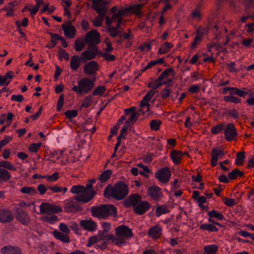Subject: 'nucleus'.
Returning a JSON list of instances; mask_svg holds the SVG:
<instances>
[{"instance_id": "nucleus-35", "label": "nucleus", "mask_w": 254, "mask_h": 254, "mask_svg": "<svg viewBox=\"0 0 254 254\" xmlns=\"http://www.w3.org/2000/svg\"><path fill=\"white\" fill-rule=\"evenodd\" d=\"M197 34L194 38L193 42L192 43L190 47L192 49H194L197 47V45L200 44L202 40V34H199V30L198 29L196 31Z\"/></svg>"}, {"instance_id": "nucleus-25", "label": "nucleus", "mask_w": 254, "mask_h": 254, "mask_svg": "<svg viewBox=\"0 0 254 254\" xmlns=\"http://www.w3.org/2000/svg\"><path fill=\"white\" fill-rule=\"evenodd\" d=\"M54 237L58 240L64 243H69L70 241L69 237L58 231H54L53 232Z\"/></svg>"}, {"instance_id": "nucleus-19", "label": "nucleus", "mask_w": 254, "mask_h": 254, "mask_svg": "<svg viewBox=\"0 0 254 254\" xmlns=\"http://www.w3.org/2000/svg\"><path fill=\"white\" fill-rule=\"evenodd\" d=\"M13 213L11 211L5 209L0 210V222L7 223L12 221L13 219Z\"/></svg>"}, {"instance_id": "nucleus-61", "label": "nucleus", "mask_w": 254, "mask_h": 254, "mask_svg": "<svg viewBox=\"0 0 254 254\" xmlns=\"http://www.w3.org/2000/svg\"><path fill=\"white\" fill-rule=\"evenodd\" d=\"M170 86L169 85H168L167 87H166L161 92V96L162 99H165L168 97L170 96L171 93L170 89L169 88Z\"/></svg>"}, {"instance_id": "nucleus-54", "label": "nucleus", "mask_w": 254, "mask_h": 254, "mask_svg": "<svg viewBox=\"0 0 254 254\" xmlns=\"http://www.w3.org/2000/svg\"><path fill=\"white\" fill-rule=\"evenodd\" d=\"M41 145V142L32 143L29 145L28 150L31 152H37L39 150Z\"/></svg>"}, {"instance_id": "nucleus-4", "label": "nucleus", "mask_w": 254, "mask_h": 254, "mask_svg": "<svg viewBox=\"0 0 254 254\" xmlns=\"http://www.w3.org/2000/svg\"><path fill=\"white\" fill-rule=\"evenodd\" d=\"M85 42L89 47L97 46L100 43V35L96 30L88 32L85 37Z\"/></svg>"}, {"instance_id": "nucleus-21", "label": "nucleus", "mask_w": 254, "mask_h": 254, "mask_svg": "<svg viewBox=\"0 0 254 254\" xmlns=\"http://www.w3.org/2000/svg\"><path fill=\"white\" fill-rule=\"evenodd\" d=\"M148 235L154 239L159 238L162 235V228L158 225L152 227L149 229Z\"/></svg>"}, {"instance_id": "nucleus-55", "label": "nucleus", "mask_w": 254, "mask_h": 254, "mask_svg": "<svg viewBox=\"0 0 254 254\" xmlns=\"http://www.w3.org/2000/svg\"><path fill=\"white\" fill-rule=\"evenodd\" d=\"M125 242L126 239L125 238L123 237L116 238L115 236H114V238L112 242V243H114L116 245L119 247L122 246Z\"/></svg>"}, {"instance_id": "nucleus-28", "label": "nucleus", "mask_w": 254, "mask_h": 254, "mask_svg": "<svg viewBox=\"0 0 254 254\" xmlns=\"http://www.w3.org/2000/svg\"><path fill=\"white\" fill-rule=\"evenodd\" d=\"M244 175L243 172L239 170L238 168H236L232 172L229 173L228 175V178L231 180L236 179L238 177H243Z\"/></svg>"}, {"instance_id": "nucleus-63", "label": "nucleus", "mask_w": 254, "mask_h": 254, "mask_svg": "<svg viewBox=\"0 0 254 254\" xmlns=\"http://www.w3.org/2000/svg\"><path fill=\"white\" fill-rule=\"evenodd\" d=\"M223 201L224 204L229 207L232 206L236 203L235 199L226 197L223 198Z\"/></svg>"}, {"instance_id": "nucleus-51", "label": "nucleus", "mask_w": 254, "mask_h": 254, "mask_svg": "<svg viewBox=\"0 0 254 254\" xmlns=\"http://www.w3.org/2000/svg\"><path fill=\"white\" fill-rule=\"evenodd\" d=\"M224 100L225 102L234 103H240L241 100L240 98L233 96H226L224 97Z\"/></svg>"}, {"instance_id": "nucleus-58", "label": "nucleus", "mask_w": 254, "mask_h": 254, "mask_svg": "<svg viewBox=\"0 0 254 254\" xmlns=\"http://www.w3.org/2000/svg\"><path fill=\"white\" fill-rule=\"evenodd\" d=\"M65 116L68 119H71L78 115V112L76 110H67L64 113Z\"/></svg>"}, {"instance_id": "nucleus-62", "label": "nucleus", "mask_w": 254, "mask_h": 254, "mask_svg": "<svg viewBox=\"0 0 254 254\" xmlns=\"http://www.w3.org/2000/svg\"><path fill=\"white\" fill-rule=\"evenodd\" d=\"M99 240L100 239L99 238H98L97 236H94L90 237L88 239L87 246V247H90L93 244L98 243L99 241Z\"/></svg>"}, {"instance_id": "nucleus-49", "label": "nucleus", "mask_w": 254, "mask_h": 254, "mask_svg": "<svg viewBox=\"0 0 254 254\" xmlns=\"http://www.w3.org/2000/svg\"><path fill=\"white\" fill-rule=\"evenodd\" d=\"M224 127L223 124H218L211 128V132L214 134H217L224 129Z\"/></svg>"}, {"instance_id": "nucleus-60", "label": "nucleus", "mask_w": 254, "mask_h": 254, "mask_svg": "<svg viewBox=\"0 0 254 254\" xmlns=\"http://www.w3.org/2000/svg\"><path fill=\"white\" fill-rule=\"evenodd\" d=\"M64 95L63 94L60 95L59 100L57 102V110L58 111H60L64 105Z\"/></svg>"}, {"instance_id": "nucleus-45", "label": "nucleus", "mask_w": 254, "mask_h": 254, "mask_svg": "<svg viewBox=\"0 0 254 254\" xmlns=\"http://www.w3.org/2000/svg\"><path fill=\"white\" fill-rule=\"evenodd\" d=\"M0 167L5 168L9 170L16 171V168L10 162L6 161H0Z\"/></svg>"}, {"instance_id": "nucleus-29", "label": "nucleus", "mask_w": 254, "mask_h": 254, "mask_svg": "<svg viewBox=\"0 0 254 254\" xmlns=\"http://www.w3.org/2000/svg\"><path fill=\"white\" fill-rule=\"evenodd\" d=\"M169 212V210L165 204L158 206L156 208L155 214L157 217L160 216L161 215L167 213Z\"/></svg>"}, {"instance_id": "nucleus-43", "label": "nucleus", "mask_w": 254, "mask_h": 254, "mask_svg": "<svg viewBox=\"0 0 254 254\" xmlns=\"http://www.w3.org/2000/svg\"><path fill=\"white\" fill-rule=\"evenodd\" d=\"M86 190L84 189V186L81 185H75L73 186L71 190L70 191L72 193L79 194L81 192H84V190Z\"/></svg>"}, {"instance_id": "nucleus-52", "label": "nucleus", "mask_w": 254, "mask_h": 254, "mask_svg": "<svg viewBox=\"0 0 254 254\" xmlns=\"http://www.w3.org/2000/svg\"><path fill=\"white\" fill-rule=\"evenodd\" d=\"M42 220L50 224H54L55 222L58 221L59 219L57 216L53 215L50 217L45 216L42 218Z\"/></svg>"}, {"instance_id": "nucleus-42", "label": "nucleus", "mask_w": 254, "mask_h": 254, "mask_svg": "<svg viewBox=\"0 0 254 254\" xmlns=\"http://www.w3.org/2000/svg\"><path fill=\"white\" fill-rule=\"evenodd\" d=\"M20 192L23 194L34 195L37 193L36 190L33 187H24L20 190Z\"/></svg>"}, {"instance_id": "nucleus-38", "label": "nucleus", "mask_w": 254, "mask_h": 254, "mask_svg": "<svg viewBox=\"0 0 254 254\" xmlns=\"http://www.w3.org/2000/svg\"><path fill=\"white\" fill-rule=\"evenodd\" d=\"M107 232V230H104L102 231V233L99 236L100 240L103 241V242L106 241L107 242L111 240L112 242L114 235L113 234L106 235Z\"/></svg>"}, {"instance_id": "nucleus-30", "label": "nucleus", "mask_w": 254, "mask_h": 254, "mask_svg": "<svg viewBox=\"0 0 254 254\" xmlns=\"http://www.w3.org/2000/svg\"><path fill=\"white\" fill-rule=\"evenodd\" d=\"M218 246L216 245L205 246L203 248L204 254H216L218 251Z\"/></svg>"}, {"instance_id": "nucleus-2", "label": "nucleus", "mask_w": 254, "mask_h": 254, "mask_svg": "<svg viewBox=\"0 0 254 254\" xmlns=\"http://www.w3.org/2000/svg\"><path fill=\"white\" fill-rule=\"evenodd\" d=\"M92 216L100 219H106L109 215L116 216L117 211L113 205L101 204L93 206L90 209Z\"/></svg>"}, {"instance_id": "nucleus-34", "label": "nucleus", "mask_w": 254, "mask_h": 254, "mask_svg": "<svg viewBox=\"0 0 254 254\" xmlns=\"http://www.w3.org/2000/svg\"><path fill=\"white\" fill-rule=\"evenodd\" d=\"M85 40L83 39L77 38L74 42V48L77 52L82 50L85 46Z\"/></svg>"}, {"instance_id": "nucleus-14", "label": "nucleus", "mask_w": 254, "mask_h": 254, "mask_svg": "<svg viewBox=\"0 0 254 254\" xmlns=\"http://www.w3.org/2000/svg\"><path fill=\"white\" fill-rule=\"evenodd\" d=\"M147 194L154 201H158L163 197L161 188L152 186L148 188Z\"/></svg>"}, {"instance_id": "nucleus-17", "label": "nucleus", "mask_w": 254, "mask_h": 254, "mask_svg": "<svg viewBox=\"0 0 254 254\" xmlns=\"http://www.w3.org/2000/svg\"><path fill=\"white\" fill-rule=\"evenodd\" d=\"M71 20H69L67 22L68 26L65 24L62 25V29L64 32V35L69 38H73L76 34V29L74 26L71 24Z\"/></svg>"}, {"instance_id": "nucleus-9", "label": "nucleus", "mask_w": 254, "mask_h": 254, "mask_svg": "<svg viewBox=\"0 0 254 254\" xmlns=\"http://www.w3.org/2000/svg\"><path fill=\"white\" fill-rule=\"evenodd\" d=\"M85 190H84V192L76 195L73 197V199L77 202L82 203H87L91 201L95 195L96 191L93 190H91L90 192H86Z\"/></svg>"}, {"instance_id": "nucleus-7", "label": "nucleus", "mask_w": 254, "mask_h": 254, "mask_svg": "<svg viewBox=\"0 0 254 254\" xmlns=\"http://www.w3.org/2000/svg\"><path fill=\"white\" fill-rule=\"evenodd\" d=\"M40 210L42 214L58 213L63 211L62 208L59 205L51 204L46 202L42 203L40 206Z\"/></svg>"}, {"instance_id": "nucleus-44", "label": "nucleus", "mask_w": 254, "mask_h": 254, "mask_svg": "<svg viewBox=\"0 0 254 254\" xmlns=\"http://www.w3.org/2000/svg\"><path fill=\"white\" fill-rule=\"evenodd\" d=\"M231 95H238L239 97H245L248 94V92L243 91L238 88L232 87V91L230 92Z\"/></svg>"}, {"instance_id": "nucleus-46", "label": "nucleus", "mask_w": 254, "mask_h": 254, "mask_svg": "<svg viewBox=\"0 0 254 254\" xmlns=\"http://www.w3.org/2000/svg\"><path fill=\"white\" fill-rule=\"evenodd\" d=\"M208 215L209 217H214L217 218L218 220H223L224 219V216L221 213L218 212L215 210H212L211 211H209Z\"/></svg>"}, {"instance_id": "nucleus-56", "label": "nucleus", "mask_w": 254, "mask_h": 254, "mask_svg": "<svg viewBox=\"0 0 254 254\" xmlns=\"http://www.w3.org/2000/svg\"><path fill=\"white\" fill-rule=\"evenodd\" d=\"M99 55L102 57H103L105 60L108 61H114L116 60V57L115 56L113 55H111L109 54V53L105 52V53H100Z\"/></svg>"}, {"instance_id": "nucleus-31", "label": "nucleus", "mask_w": 254, "mask_h": 254, "mask_svg": "<svg viewBox=\"0 0 254 254\" xmlns=\"http://www.w3.org/2000/svg\"><path fill=\"white\" fill-rule=\"evenodd\" d=\"M172 74L174 76V70L172 67L166 69L158 77V80H162L166 78H168L170 74Z\"/></svg>"}, {"instance_id": "nucleus-23", "label": "nucleus", "mask_w": 254, "mask_h": 254, "mask_svg": "<svg viewBox=\"0 0 254 254\" xmlns=\"http://www.w3.org/2000/svg\"><path fill=\"white\" fill-rule=\"evenodd\" d=\"M171 158L173 162L176 165H178L181 163L182 157L184 155V153L180 151L173 150L171 152Z\"/></svg>"}, {"instance_id": "nucleus-24", "label": "nucleus", "mask_w": 254, "mask_h": 254, "mask_svg": "<svg viewBox=\"0 0 254 254\" xmlns=\"http://www.w3.org/2000/svg\"><path fill=\"white\" fill-rule=\"evenodd\" d=\"M142 4H137L134 5H131L129 7H126V10L127 12H131L135 15H141L140 9L143 7Z\"/></svg>"}, {"instance_id": "nucleus-8", "label": "nucleus", "mask_w": 254, "mask_h": 254, "mask_svg": "<svg viewBox=\"0 0 254 254\" xmlns=\"http://www.w3.org/2000/svg\"><path fill=\"white\" fill-rule=\"evenodd\" d=\"M142 200V197L138 193H132L127 197L123 203L125 207L129 208L132 206L134 208Z\"/></svg>"}, {"instance_id": "nucleus-53", "label": "nucleus", "mask_w": 254, "mask_h": 254, "mask_svg": "<svg viewBox=\"0 0 254 254\" xmlns=\"http://www.w3.org/2000/svg\"><path fill=\"white\" fill-rule=\"evenodd\" d=\"M106 90V88L105 86H98L93 90L92 94L93 96L102 95L105 93Z\"/></svg>"}, {"instance_id": "nucleus-11", "label": "nucleus", "mask_w": 254, "mask_h": 254, "mask_svg": "<svg viewBox=\"0 0 254 254\" xmlns=\"http://www.w3.org/2000/svg\"><path fill=\"white\" fill-rule=\"evenodd\" d=\"M116 234L117 236L124 238H130L133 236L131 229L126 225H121L116 228Z\"/></svg>"}, {"instance_id": "nucleus-13", "label": "nucleus", "mask_w": 254, "mask_h": 254, "mask_svg": "<svg viewBox=\"0 0 254 254\" xmlns=\"http://www.w3.org/2000/svg\"><path fill=\"white\" fill-rule=\"evenodd\" d=\"M225 138L227 141H233L237 136V131L233 123L228 124L224 130Z\"/></svg>"}, {"instance_id": "nucleus-22", "label": "nucleus", "mask_w": 254, "mask_h": 254, "mask_svg": "<svg viewBox=\"0 0 254 254\" xmlns=\"http://www.w3.org/2000/svg\"><path fill=\"white\" fill-rule=\"evenodd\" d=\"M3 254H22L21 251L17 247L4 246L1 249Z\"/></svg>"}, {"instance_id": "nucleus-64", "label": "nucleus", "mask_w": 254, "mask_h": 254, "mask_svg": "<svg viewBox=\"0 0 254 254\" xmlns=\"http://www.w3.org/2000/svg\"><path fill=\"white\" fill-rule=\"evenodd\" d=\"M104 43L106 44L107 48L105 49V52L110 53L113 51V48L112 46V43L108 38H106L104 40Z\"/></svg>"}, {"instance_id": "nucleus-20", "label": "nucleus", "mask_w": 254, "mask_h": 254, "mask_svg": "<svg viewBox=\"0 0 254 254\" xmlns=\"http://www.w3.org/2000/svg\"><path fill=\"white\" fill-rule=\"evenodd\" d=\"M80 226L84 229L93 232L97 228L96 223L92 220H82L80 221Z\"/></svg>"}, {"instance_id": "nucleus-40", "label": "nucleus", "mask_w": 254, "mask_h": 254, "mask_svg": "<svg viewBox=\"0 0 254 254\" xmlns=\"http://www.w3.org/2000/svg\"><path fill=\"white\" fill-rule=\"evenodd\" d=\"M163 84H165V82H162L161 80H158V78L155 79L154 81H150L149 82L148 84V87L149 88H152L151 90H155L157 89L158 88L163 85Z\"/></svg>"}, {"instance_id": "nucleus-50", "label": "nucleus", "mask_w": 254, "mask_h": 254, "mask_svg": "<svg viewBox=\"0 0 254 254\" xmlns=\"http://www.w3.org/2000/svg\"><path fill=\"white\" fill-rule=\"evenodd\" d=\"M92 97L91 95L87 96L83 99L82 103L80 107V109L82 107L88 108L91 105Z\"/></svg>"}, {"instance_id": "nucleus-37", "label": "nucleus", "mask_w": 254, "mask_h": 254, "mask_svg": "<svg viewBox=\"0 0 254 254\" xmlns=\"http://www.w3.org/2000/svg\"><path fill=\"white\" fill-rule=\"evenodd\" d=\"M49 34L50 35L52 38L61 41L62 45L63 47L66 48L67 47V43L66 42L65 39L63 37L60 36L57 33L49 32Z\"/></svg>"}, {"instance_id": "nucleus-27", "label": "nucleus", "mask_w": 254, "mask_h": 254, "mask_svg": "<svg viewBox=\"0 0 254 254\" xmlns=\"http://www.w3.org/2000/svg\"><path fill=\"white\" fill-rule=\"evenodd\" d=\"M11 178L10 173L4 168H0V181L7 182Z\"/></svg>"}, {"instance_id": "nucleus-33", "label": "nucleus", "mask_w": 254, "mask_h": 254, "mask_svg": "<svg viewBox=\"0 0 254 254\" xmlns=\"http://www.w3.org/2000/svg\"><path fill=\"white\" fill-rule=\"evenodd\" d=\"M112 174L111 170H107L104 171L99 176V180L100 181L101 183H105L109 179Z\"/></svg>"}, {"instance_id": "nucleus-48", "label": "nucleus", "mask_w": 254, "mask_h": 254, "mask_svg": "<svg viewBox=\"0 0 254 254\" xmlns=\"http://www.w3.org/2000/svg\"><path fill=\"white\" fill-rule=\"evenodd\" d=\"M211 155L212 158H215L218 160L219 156L221 157L224 155V152L221 149L213 148L211 152Z\"/></svg>"}, {"instance_id": "nucleus-6", "label": "nucleus", "mask_w": 254, "mask_h": 254, "mask_svg": "<svg viewBox=\"0 0 254 254\" xmlns=\"http://www.w3.org/2000/svg\"><path fill=\"white\" fill-rule=\"evenodd\" d=\"M171 170L168 167H164L159 169L155 174V177L162 183H168L171 177Z\"/></svg>"}, {"instance_id": "nucleus-1", "label": "nucleus", "mask_w": 254, "mask_h": 254, "mask_svg": "<svg viewBox=\"0 0 254 254\" xmlns=\"http://www.w3.org/2000/svg\"><path fill=\"white\" fill-rule=\"evenodd\" d=\"M128 188L123 182L116 183L114 187L108 185L104 191V195L107 198L112 197L116 200H120L124 199L128 195Z\"/></svg>"}, {"instance_id": "nucleus-3", "label": "nucleus", "mask_w": 254, "mask_h": 254, "mask_svg": "<svg viewBox=\"0 0 254 254\" xmlns=\"http://www.w3.org/2000/svg\"><path fill=\"white\" fill-rule=\"evenodd\" d=\"M96 77L92 80L88 78H83L78 82V86H74L72 90L79 94H84L89 92L94 87V82Z\"/></svg>"}, {"instance_id": "nucleus-41", "label": "nucleus", "mask_w": 254, "mask_h": 254, "mask_svg": "<svg viewBox=\"0 0 254 254\" xmlns=\"http://www.w3.org/2000/svg\"><path fill=\"white\" fill-rule=\"evenodd\" d=\"M139 116V113L133 111L131 113L130 118L126 122V124L130 125L132 126V125L137 121Z\"/></svg>"}, {"instance_id": "nucleus-18", "label": "nucleus", "mask_w": 254, "mask_h": 254, "mask_svg": "<svg viewBox=\"0 0 254 254\" xmlns=\"http://www.w3.org/2000/svg\"><path fill=\"white\" fill-rule=\"evenodd\" d=\"M64 211L68 213H75L83 210V208L77 203L70 201L66 202L64 207Z\"/></svg>"}, {"instance_id": "nucleus-39", "label": "nucleus", "mask_w": 254, "mask_h": 254, "mask_svg": "<svg viewBox=\"0 0 254 254\" xmlns=\"http://www.w3.org/2000/svg\"><path fill=\"white\" fill-rule=\"evenodd\" d=\"M236 159L235 164L237 166H241L243 164L244 159L245 157V152L244 151H239L236 154Z\"/></svg>"}, {"instance_id": "nucleus-36", "label": "nucleus", "mask_w": 254, "mask_h": 254, "mask_svg": "<svg viewBox=\"0 0 254 254\" xmlns=\"http://www.w3.org/2000/svg\"><path fill=\"white\" fill-rule=\"evenodd\" d=\"M199 229L202 230H207L209 232H217L218 229L211 224H203L199 226Z\"/></svg>"}, {"instance_id": "nucleus-59", "label": "nucleus", "mask_w": 254, "mask_h": 254, "mask_svg": "<svg viewBox=\"0 0 254 254\" xmlns=\"http://www.w3.org/2000/svg\"><path fill=\"white\" fill-rule=\"evenodd\" d=\"M43 178H47L50 182H54L59 178V174L55 172L52 175L44 176Z\"/></svg>"}, {"instance_id": "nucleus-12", "label": "nucleus", "mask_w": 254, "mask_h": 254, "mask_svg": "<svg viewBox=\"0 0 254 254\" xmlns=\"http://www.w3.org/2000/svg\"><path fill=\"white\" fill-rule=\"evenodd\" d=\"M15 216L17 220L24 225H28L30 222L28 214L21 208L15 209Z\"/></svg>"}, {"instance_id": "nucleus-10", "label": "nucleus", "mask_w": 254, "mask_h": 254, "mask_svg": "<svg viewBox=\"0 0 254 254\" xmlns=\"http://www.w3.org/2000/svg\"><path fill=\"white\" fill-rule=\"evenodd\" d=\"M93 9L99 14V17H104L107 11L106 2L102 0H93Z\"/></svg>"}, {"instance_id": "nucleus-5", "label": "nucleus", "mask_w": 254, "mask_h": 254, "mask_svg": "<svg viewBox=\"0 0 254 254\" xmlns=\"http://www.w3.org/2000/svg\"><path fill=\"white\" fill-rule=\"evenodd\" d=\"M98 54H99L98 46L89 47L86 51L81 53L80 60L83 63H85L87 61L94 59Z\"/></svg>"}, {"instance_id": "nucleus-47", "label": "nucleus", "mask_w": 254, "mask_h": 254, "mask_svg": "<svg viewBox=\"0 0 254 254\" xmlns=\"http://www.w3.org/2000/svg\"><path fill=\"white\" fill-rule=\"evenodd\" d=\"M162 122L160 120H153L150 122V127L153 130L157 131L159 130Z\"/></svg>"}, {"instance_id": "nucleus-16", "label": "nucleus", "mask_w": 254, "mask_h": 254, "mask_svg": "<svg viewBox=\"0 0 254 254\" xmlns=\"http://www.w3.org/2000/svg\"><path fill=\"white\" fill-rule=\"evenodd\" d=\"M150 207L151 205L147 201L141 200L134 208H133V210L135 213L141 215L146 213Z\"/></svg>"}, {"instance_id": "nucleus-26", "label": "nucleus", "mask_w": 254, "mask_h": 254, "mask_svg": "<svg viewBox=\"0 0 254 254\" xmlns=\"http://www.w3.org/2000/svg\"><path fill=\"white\" fill-rule=\"evenodd\" d=\"M80 58L78 56L74 55L71 57L70 60V68L73 70H76L80 65Z\"/></svg>"}, {"instance_id": "nucleus-32", "label": "nucleus", "mask_w": 254, "mask_h": 254, "mask_svg": "<svg viewBox=\"0 0 254 254\" xmlns=\"http://www.w3.org/2000/svg\"><path fill=\"white\" fill-rule=\"evenodd\" d=\"M172 47H173V44L172 43L166 42L159 49L158 53L159 54L167 53L169 51V49Z\"/></svg>"}, {"instance_id": "nucleus-57", "label": "nucleus", "mask_w": 254, "mask_h": 254, "mask_svg": "<svg viewBox=\"0 0 254 254\" xmlns=\"http://www.w3.org/2000/svg\"><path fill=\"white\" fill-rule=\"evenodd\" d=\"M59 54L60 55V58H64V60L67 61L69 59V55L65 50L61 47H60L58 50Z\"/></svg>"}, {"instance_id": "nucleus-15", "label": "nucleus", "mask_w": 254, "mask_h": 254, "mask_svg": "<svg viewBox=\"0 0 254 254\" xmlns=\"http://www.w3.org/2000/svg\"><path fill=\"white\" fill-rule=\"evenodd\" d=\"M98 69L97 63L94 61L87 63L83 67L84 72L87 75H96Z\"/></svg>"}]
</instances>
